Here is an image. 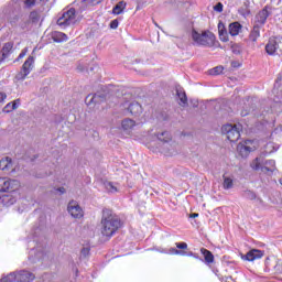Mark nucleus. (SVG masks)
<instances>
[{
  "mask_svg": "<svg viewBox=\"0 0 282 282\" xmlns=\"http://www.w3.org/2000/svg\"><path fill=\"white\" fill-rule=\"evenodd\" d=\"M118 228H120V219L109 212H104L100 227L102 237H113L118 231Z\"/></svg>",
  "mask_w": 282,
  "mask_h": 282,
  "instance_id": "1",
  "label": "nucleus"
},
{
  "mask_svg": "<svg viewBox=\"0 0 282 282\" xmlns=\"http://www.w3.org/2000/svg\"><path fill=\"white\" fill-rule=\"evenodd\" d=\"M104 188H106L107 193H118V184L113 182H104Z\"/></svg>",
  "mask_w": 282,
  "mask_h": 282,
  "instance_id": "27",
  "label": "nucleus"
},
{
  "mask_svg": "<svg viewBox=\"0 0 282 282\" xmlns=\"http://www.w3.org/2000/svg\"><path fill=\"white\" fill-rule=\"evenodd\" d=\"M68 213L74 217L75 219H80L83 217V208H80V205L76 203V200H73L68 204Z\"/></svg>",
  "mask_w": 282,
  "mask_h": 282,
  "instance_id": "12",
  "label": "nucleus"
},
{
  "mask_svg": "<svg viewBox=\"0 0 282 282\" xmlns=\"http://www.w3.org/2000/svg\"><path fill=\"white\" fill-rule=\"evenodd\" d=\"M224 72V66H216L212 70H209V74L212 76H219Z\"/></svg>",
  "mask_w": 282,
  "mask_h": 282,
  "instance_id": "30",
  "label": "nucleus"
},
{
  "mask_svg": "<svg viewBox=\"0 0 282 282\" xmlns=\"http://www.w3.org/2000/svg\"><path fill=\"white\" fill-rule=\"evenodd\" d=\"M176 248H178V250H186L188 245L186 242H176Z\"/></svg>",
  "mask_w": 282,
  "mask_h": 282,
  "instance_id": "37",
  "label": "nucleus"
},
{
  "mask_svg": "<svg viewBox=\"0 0 282 282\" xmlns=\"http://www.w3.org/2000/svg\"><path fill=\"white\" fill-rule=\"evenodd\" d=\"M241 116H248V113H246V112H241Z\"/></svg>",
  "mask_w": 282,
  "mask_h": 282,
  "instance_id": "48",
  "label": "nucleus"
},
{
  "mask_svg": "<svg viewBox=\"0 0 282 282\" xmlns=\"http://www.w3.org/2000/svg\"><path fill=\"white\" fill-rule=\"evenodd\" d=\"M34 52H36V48L33 50V54H34Z\"/></svg>",
  "mask_w": 282,
  "mask_h": 282,
  "instance_id": "49",
  "label": "nucleus"
},
{
  "mask_svg": "<svg viewBox=\"0 0 282 282\" xmlns=\"http://www.w3.org/2000/svg\"><path fill=\"white\" fill-rule=\"evenodd\" d=\"M263 156H258L250 163V166L253 171H261L263 173Z\"/></svg>",
  "mask_w": 282,
  "mask_h": 282,
  "instance_id": "22",
  "label": "nucleus"
},
{
  "mask_svg": "<svg viewBox=\"0 0 282 282\" xmlns=\"http://www.w3.org/2000/svg\"><path fill=\"white\" fill-rule=\"evenodd\" d=\"M36 3H39L37 0H24L25 8H34Z\"/></svg>",
  "mask_w": 282,
  "mask_h": 282,
  "instance_id": "33",
  "label": "nucleus"
},
{
  "mask_svg": "<svg viewBox=\"0 0 282 282\" xmlns=\"http://www.w3.org/2000/svg\"><path fill=\"white\" fill-rule=\"evenodd\" d=\"M252 151H257V142L253 140H246L237 145V153L240 158H248Z\"/></svg>",
  "mask_w": 282,
  "mask_h": 282,
  "instance_id": "7",
  "label": "nucleus"
},
{
  "mask_svg": "<svg viewBox=\"0 0 282 282\" xmlns=\"http://www.w3.org/2000/svg\"><path fill=\"white\" fill-rule=\"evenodd\" d=\"M122 109H127L131 116H140L142 113V106L138 101H126L122 104Z\"/></svg>",
  "mask_w": 282,
  "mask_h": 282,
  "instance_id": "10",
  "label": "nucleus"
},
{
  "mask_svg": "<svg viewBox=\"0 0 282 282\" xmlns=\"http://www.w3.org/2000/svg\"><path fill=\"white\" fill-rule=\"evenodd\" d=\"M134 128H135V121L133 119L127 118L121 121V129L128 135L129 133H131V131H133Z\"/></svg>",
  "mask_w": 282,
  "mask_h": 282,
  "instance_id": "15",
  "label": "nucleus"
},
{
  "mask_svg": "<svg viewBox=\"0 0 282 282\" xmlns=\"http://www.w3.org/2000/svg\"><path fill=\"white\" fill-rule=\"evenodd\" d=\"M220 41H223V43H227L228 41V33H224L219 35Z\"/></svg>",
  "mask_w": 282,
  "mask_h": 282,
  "instance_id": "41",
  "label": "nucleus"
},
{
  "mask_svg": "<svg viewBox=\"0 0 282 282\" xmlns=\"http://www.w3.org/2000/svg\"><path fill=\"white\" fill-rule=\"evenodd\" d=\"M65 192H66L65 187H58L57 188V193H61V195H64Z\"/></svg>",
  "mask_w": 282,
  "mask_h": 282,
  "instance_id": "44",
  "label": "nucleus"
},
{
  "mask_svg": "<svg viewBox=\"0 0 282 282\" xmlns=\"http://www.w3.org/2000/svg\"><path fill=\"white\" fill-rule=\"evenodd\" d=\"M260 37H261V26H257L256 24H253V28L249 34V41H251V43H257V41H259Z\"/></svg>",
  "mask_w": 282,
  "mask_h": 282,
  "instance_id": "17",
  "label": "nucleus"
},
{
  "mask_svg": "<svg viewBox=\"0 0 282 282\" xmlns=\"http://www.w3.org/2000/svg\"><path fill=\"white\" fill-rule=\"evenodd\" d=\"M215 12H224V4L221 2H218L215 7H214Z\"/></svg>",
  "mask_w": 282,
  "mask_h": 282,
  "instance_id": "38",
  "label": "nucleus"
},
{
  "mask_svg": "<svg viewBox=\"0 0 282 282\" xmlns=\"http://www.w3.org/2000/svg\"><path fill=\"white\" fill-rule=\"evenodd\" d=\"M52 39L55 43H64V41H67L69 37L61 31H55L52 33Z\"/></svg>",
  "mask_w": 282,
  "mask_h": 282,
  "instance_id": "25",
  "label": "nucleus"
},
{
  "mask_svg": "<svg viewBox=\"0 0 282 282\" xmlns=\"http://www.w3.org/2000/svg\"><path fill=\"white\" fill-rule=\"evenodd\" d=\"M0 203L3 204V206H13V204H17V196L12 194L3 195L0 197Z\"/></svg>",
  "mask_w": 282,
  "mask_h": 282,
  "instance_id": "20",
  "label": "nucleus"
},
{
  "mask_svg": "<svg viewBox=\"0 0 282 282\" xmlns=\"http://www.w3.org/2000/svg\"><path fill=\"white\" fill-rule=\"evenodd\" d=\"M10 50H12V45L10 43L4 44L2 48V55L6 56V54H8Z\"/></svg>",
  "mask_w": 282,
  "mask_h": 282,
  "instance_id": "34",
  "label": "nucleus"
},
{
  "mask_svg": "<svg viewBox=\"0 0 282 282\" xmlns=\"http://www.w3.org/2000/svg\"><path fill=\"white\" fill-rule=\"evenodd\" d=\"M34 56L30 55L28 57V59L22 65L20 74L18 75L19 80H25V77L30 76V73L32 72V69H34Z\"/></svg>",
  "mask_w": 282,
  "mask_h": 282,
  "instance_id": "9",
  "label": "nucleus"
},
{
  "mask_svg": "<svg viewBox=\"0 0 282 282\" xmlns=\"http://www.w3.org/2000/svg\"><path fill=\"white\" fill-rule=\"evenodd\" d=\"M192 39L196 45H202L203 47H213L215 45V34L209 31H204L202 33L193 30L192 31Z\"/></svg>",
  "mask_w": 282,
  "mask_h": 282,
  "instance_id": "2",
  "label": "nucleus"
},
{
  "mask_svg": "<svg viewBox=\"0 0 282 282\" xmlns=\"http://www.w3.org/2000/svg\"><path fill=\"white\" fill-rule=\"evenodd\" d=\"M0 23H1V13H0Z\"/></svg>",
  "mask_w": 282,
  "mask_h": 282,
  "instance_id": "50",
  "label": "nucleus"
},
{
  "mask_svg": "<svg viewBox=\"0 0 282 282\" xmlns=\"http://www.w3.org/2000/svg\"><path fill=\"white\" fill-rule=\"evenodd\" d=\"M8 98V95L6 93H0V104L3 102Z\"/></svg>",
  "mask_w": 282,
  "mask_h": 282,
  "instance_id": "43",
  "label": "nucleus"
},
{
  "mask_svg": "<svg viewBox=\"0 0 282 282\" xmlns=\"http://www.w3.org/2000/svg\"><path fill=\"white\" fill-rule=\"evenodd\" d=\"M155 138L166 147H169V143L171 142V133L169 131L160 132L155 134Z\"/></svg>",
  "mask_w": 282,
  "mask_h": 282,
  "instance_id": "23",
  "label": "nucleus"
},
{
  "mask_svg": "<svg viewBox=\"0 0 282 282\" xmlns=\"http://www.w3.org/2000/svg\"><path fill=\"white\" fill-rule=\"evenodd\" d=\"M218 33L219 35L221 34H228V32H226V28L224 26V23H218Z\"/></svg>",
  "mask_w": 282,
  "mask_h": 282,
  "instance_id": "35",
  "label": "nucleus"
},
{
  "mask_svg": "<svg viewBox=\"0 0 282 282\" xmlns=\"http://www.w3.org/2000/svg\"><path fill=\"white\" fill-rule=\"evenodd\" d=\"M223 188L225 191H230V188H234L235 186V176H230V175H224L223 176Z\"/></svg>",
  "mask_w": 282,
  "mask_h": 282,
  "instance_id": "19",
  "label": "nucleus"
},
{
  "mask_svg": "<svg viewBox=\"0 0 282 282\" xmlns=\"http://www.w3.org/2000/svg\"><path fill=\"white\" fill-rule=\"evenodd\" d=\"M76 23V9L70 8L67 11H64L62 17L57 19V25L59 28H67Z\"/></svg>",
  "mask_w": 282,
  "mask_h": 282,
  "instance_id": "6",
  "label": "nucleus"
},
{
  "mask_svg": "<svg viewBox=\"0 0 282 282\" xmlns=\"http://www.w3.org/2000/svg\"><path fill=\"white\" fill-rule=\"evenodd\" d=\"M243 26L239 22H232L229 24L228 28L230 36H239V33L241 32Z\"/></svg>",
  "mask_w": 282,
  "mask_h": 282,
  "instance_id": "18",
  "label": "nucleus"
},
{
  "mask_svg": "<svg viewBox=\"0 0 282 282\" xmlns=\"http://www.w3.org/2000/svg\"><path fill=\"white\" fill-rule=\"evenodd\" d=\"M221 132L229 142H237L241 138V124L227 123L223 126Z\"/></svg>",
  "mask_w": 282,
  "mask_h": 282,
  "instance_id": "4",
  "label": "nucleus"
},
{
  "mask_svg": "<svg viewBox=\"0 0 282 282\" xmlns=\"http://www.w3.org/2000/svg\"><path fill=\"white\" fill-rule=\"evenodd\" d=\"M189 217H192L193 219H195V217H199V214H192Z\"/></svg>",
  "mask_w": 282,
  "mask_h": 282,
  "instance_id": "46",
  "label": "nucleus"
},
{
  "mask_svg": "<svg viewBox=\"0 0 282 282\" xmlns=\"http://www.w3.org/2000/svg\"><path fill=\"white\" fill-rule=\"evenodd\" d=\"M28 54V47H25L19 55L18 58H24V56Z\"/></svg>",
  "mask_w": 282,
  "mask_h": 282,
  "instance_id": "42",
  "label": "nucleus"
},
{
  "mask_svg": "<svg viewBox=\"0 0 282 282\" xmlns=\"http://www.w3.org/2000/svg\"><path fill=\"white\" fill-rule=\"evenodd\" d=\"M200 252L204 256L206 263H213L215 261V256H213V252L209 250L203 248L200 249Z\"/></svg>",
  "mask_w": 282,
  "mask_h": 282,
  "instance_id": "28",
  "label": "nucleus"
},
{
  "mask_svg": "<svg viewBox=\"0 0 282 282\" xmlns=\"http://www.w3.org/2000/svg\"><path fill=\"white\" fill-rule=\"evenodd\" d=\"M276 162L274 160L263 161V173H274Z\"/></svg>",
  "mask_w": 282,
  "mask_h": 282,
  "instance_id": "24",
  "label": "nucleus"
},
{
  "mask_svg": "<svg viewBox=\"0 0 282 282\" xmlns=\"http://www.w3.org/2000/svg\"><path fill=\"white\" fill-rule=\"evenodd\" d=\"M0 171L4 173H14V162L10 156H3L0 159Z\"/></svg>",
  "mask_w": 282,
  "mask_h": 282,
  "instance_id": "11",
  "label": "nucleus"
},
{
  "mask_svg": "<svg viewBox=\"0 0 282 282\" xmlns=\"http://www.w3.org/2000/svg\"><path fill=\"white\" fill-rule=\"evenodd\" d=\"M102 0H91L93 6H98Z\"/></svg>",
  "mask_w": 282,
  "mask_h": 282,
  "instance_id": "45",
  "label": "nucleus"
},
{
  "mask_svg": "<svg viewBox=\"0 0 282 282\" xmlns=\"http://www.w3.org/2000/svg\"><path fill=\"white\" fill-rule=\"evenodd\" d=\"M118 25H120V23L118 22V20H112L110 22V29L111 30H118Z\"/></svg>",
  "mask_w": 282,
  "mask_h": 282,
  "instance_id": "40",
  "label": "nucleus"
},
{
  "mask_svg": "<svg viewBox=\"0 0 282 282\" xmlns=\"http://www.w3.org/2000/svg\"><path fill=\"white\" fill-rule=\"evenodd\" d=\"M243 195H245V197H246L247 199H251V200L257 199V202H259V204H263V199L257 197V194H256L254 192H252V191H246V192L243 193Z\"/></svg>",
  "mask_w": 282,
  "mask_h": 282,
  "instance_id": "29",
  "label": "nucleus"
},
{
  "mask_svg": "<svg viewBox=\"0 0 282 282\" xmlns=\"http://www.w3.org/2000/svg\"><path fill=\"white\" fill-rule=\"evenodd\" d=\"M88 254H89V247L83 248L80 251V257H83L85 259V258H87Z\"/></svg>",
  "mask_w": 282,
  "mask_h": 282,
  "instance_id": "39",
  "label": "nucleus"
},
{
  "mask_svg": "<svg viewBox=\"0 0 282 282\" xmlns=\"http://www.w3.org/2000/svg\"><path fill=\"white\" fill-rule=\"evenodd\" d=\"M35 276L34 273L30 271H20V272H12L9 273L7 276L2 278L0 282H30L34 281Z\"/></svg>",
  "mask_w": 282,
  "mask_h": 282,
  "instance_id": "3",
  "label": "nucleus"
},
{
  "mask_svg": "<svg viewBox=\"0 0 282 282\" xmlns=\"http://www.w3.org/2000/svg\"><path fill=\"white\" fill-rule=\"evenodd\" d=\"M19 105H21V99H17L12 102H9L2 109L3 113H12L15 109H19Z\"/></svg>",
  "mask_w": 282,
  "mask_h": 282,
  "instance_id": "21",
  "label": "nucleus"
},
{
  "mask_svg": "<svg viewBox=\"0 0 282 282\" xmlns=\"http://www.w3.org/2000/svg\"><path fill=\"white\" fill-rule=\"evenodd\" d=\"M170 252H171V254H180L181 257H184L186 254L185 251H180V250L174 249V248L170 249Z\"/></svg>",
  "mask_w": 282,
  "mask_h": 282,
  "instance_id": "36",
  "label": "nucleus"
},
{
  "mask_svg": "<svg viewBox=\"0 0 282 282\" xmlns=\"http://www.w3.org/2000/svg\"><path fill=\"white\" fill-rule=\"evenodd\" d=\"M263 257V251L259 249H252L247 252L246 256L242 257L245 261H257V259H261Z\"/></svg>",
  "mask_w": 282,
  "mask_h": 282,
  "instance_id": "14",
  "label": "nucleus"
},
{
  "mask_svg": "<svg viewBox=\"0 0 282 282\" xmlns=\"http://www.w3.org/2000/svg\"><path fill=\"white\" fill-rule=\"evenodd\" d=\"M41 19V13L36 11H32L30 13V20L33 21V23H36Z\"/></svg>",
  "mask_w": 282,
  "mask_h": 282,
  "instance_id": "31",
  "label": "nucleus"
},
{
  "mask_svg": "<svg viewBox=\"0 0 282 282\" xmlns=\"http://www.w3.org/2000/svg\"><path fill=\"white\" fill-rule=\"evenodd\" d=\"M272 14V8L264 7L261 11H259L253 20V25H257L258 28H262L265 25V21H268V17Z\"/></svg>",
  "mask_w": 282,
  "mask_h": 282,
  "instance_id": "8",
  "label": "nucleus"
},
{
  "mask_svg": "<svg viewBox=\"0 0 282 282\" xmlns=\"http://www.w3.org/2000/svg\"><path fill=\"white\" fill-rule=\"evenodd\" d=\"M21 188V182L8 177H0V193H17Z\"/></svg>",
  "mask_w": 282,
  "mask_h": 282,
  "instance_id": "5",
  "label": "nucleus"
},
{
  "mask_svg": "<svg viewBox=\"0 0 282 282\" xmlns=\"http://www.w3.org/2000/svg\"><path fill=\"white\" fill-rule=\"evenodd\" d=\"M127 9V2L120 1L112 8V14L118 15L122 14L124 10Z\"/></svg>",
  "mask_w": 282,
  "mask_h": 282,
  "instance_id": "26",
  "label": "nucleus"
},
{
  "mask_svg": "<svg viewBox=\"0 0 282 282\" xmlns=\"http://www.w3.org/2000/svg\"><path fill=\"white\" fill-rule=\"evenodd\" d=\"M176 96L178 98V105L181 107L188 106V98L186 97V93L184 91V88L182 87L176 88Z\"/></svg>",
  "mask_w": 282,
  "mask_h": 282,
  "instance_id": "16",
  "label": "nucleus"
},
{
  "mask_svg": "<svg viewBox=\"0 0 282 282\" xmlns=\"http://www.w3.org/2000/svg\"><path fill=\"white\" fill-rule=\"evenodd\" d=\"M3 61V54L0 53V63Z\"/></svg>",
  "mask_w": 282,
  "mask_h": 282,
  "instance_id": "47",
  "label": "nucleus"
},
{
  "mask_svg": "<svg viewBox=\"0 0 282 282\" xmlns=\"http://www.w3.org/2000/svg\"><path fill=\"white\" fill-rule=\"evenodd\" d=\"M94 100H96V96H94V95H88L87 97H86V105L88 106V107H91L93 105H94Z\"/></svg>",
  "mask_w": 282,
  "mask_h": 282,
  "instance_id": "32",
  "label": "nucleus"
},
{
  "mask_svg": "<svg viewBox=\"0 0 282 282\" xmlns=\"http://www.w3.org/2000/svg\"><path fill=\"white\" fill-rule=\"evenodd\" d=\"M276 50H279V40H276V37H270L265 45L267 54L269 56H274V54H276Z\"/></svg>",
  "mask_w": 282,
  "mask_h": 282,
  "instance_id": "13",
  "label": "nucleus"
}]
</instances>
